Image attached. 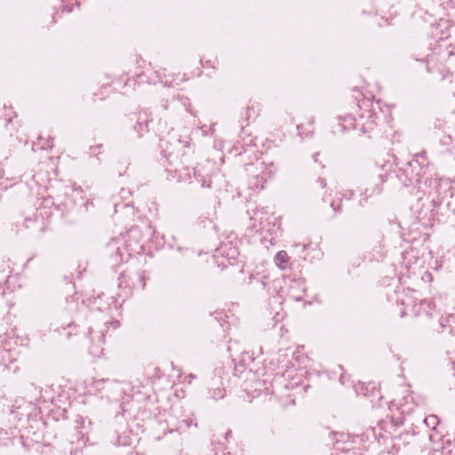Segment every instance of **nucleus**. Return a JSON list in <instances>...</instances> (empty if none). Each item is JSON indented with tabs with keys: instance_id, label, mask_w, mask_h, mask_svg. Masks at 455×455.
Masks as SVG:
<instances>
[{
	"instance_id": "1",
	"label": "nucleus",
	"mask_w": 455,
	"mask_h": 455,
	"mask_svg": "<svg viewBox=\"0 0 455 455\" xmlns=\"http://www.w3.org/2000/svg\"><path fill=\"white\" fill-rule=\"evenodd\" d=\"M156 237L151 222L143 220L132 227L124 235L113 238L107 245L108 255L116 264L125 261L133 254H140L151 249Z\"/></svg>"
},
{
	"instance_id": "2",
	"label": "nucleus",
	"mask_w": 455,
	"mask_h": 455,
	"mask_svg": "<svg viewBox=\"0 0 455 455\" xmlns=\"http://www.w3.org/2000/svg\"><path fill=\"white\" fill-rule=\"evenodd\" d=\"M113 309L118 310L117 301L113 296L102 293L94 299L92 308L86 314L89 322L87 333L92 343L89 351L93 356L102 355L105 333L108 331L109 328L112 327L115 330L120 326L118 321L109 320L108 312H111Z\"/></svg>"
},
{
	"instance_id": "3",
	"label": "nucleus",
	"mask_w": 455,
	"mask_h": 455,
	"mask_svg": "<svg viewBox=\"0 0 455 455\" xmlns=\"http://www.w3.org/2000/svg\"><path fill=\"white\" fill-rule=\"evenodd\" d=\"M455 57V24L448 27V35L442 38L433 52L427 55V67L428 72H439L445 77L454 66Z\"/></svg>"
},
{
	"instance_id": "4",
	"label": "nucleus",
	"mask_w": 455,
	"mask_h": 455,
	"mask_svg": "<svg viewBox=\"0 0 455 455\" xmlns=\"http://www.w3.org/2000/svg\"><path fill=\"white\" fill-rule=\"evenodd\" d=\"M379 111V102L365 97L359 100L355 109L358 131L364 134L374 132L378 125Z\"/></svg>"
},
{
	"instance_id": "5",
	"label": "nucleus",
	"mask_w": 455,
	"mask_h": 455,
	"mask_svg": "<svg viewBox=\"0 0 455 455\" xmlns=\"http://www.w3.org/2000/svg\"><path fill=\"white\" fill-rule=\"evenodd\" d=\"M276 168L273 163L266 164L264 162H259L248 164L246 172L249 175V183L252 189H263L267 181L275 175Z\"/></svg>"
},
{
	"instance_id": "6",
	"label": "nucleus",
	"mask_w": 455,
	"mask_h": 455,
	"mask_svg": "<svg viewBox=\"0 0 455 455\" xmlns=\"http://www.w3.org/2000/svg\"><path fill=\"white\" fill-rule=\"evenodd\" d=\"M425 175L421 167L412 165L411 161L403 164L397 171V178L405 187L419 183Z\"/></svg>"
},
{
	"instance_id": "7",
	"label": "nucleus",
	"mask_w": 455,
	"mask_h": 455,
	"mask_svg": "<svg viewBox=\"0 0 455 455\" xmlns=\"http://www.w3.org/2000/svg\"><path fill=\"white\" fill-rule=\"evenodd\" d=\"M146 277L144 272L125 270L118 277V287L131 291L134 289H144Z\"/></svg>"
},
{
	"instance_id": "8",
	"label": "nucleus",
	"mask_w": 455,
	"mask_h": 455,
	"mask_svg": "<svg viewBox=\"0 0 455 455\" xmlns=\"http://www.w3.org/2000/svg\"><path fill=\"white\" fill-rule=\"evenodd\" d=\"M407 310L415 316L426 315L432 317L435 314V305L428 300H420L419 303H414L413 305L407 304V307L401 310L400 315L403 317L408 315Z\"/></svg>"
},
{
	"instance_id": "9",
	"label": "nucleus",
	"mask_w": 455,
	"mask_h": 455,
	"mask_svg": "<svg viewBox=\"0 0 455 455\" xmlns=\"http://www.w3.org/2000/svg\"><path fill=\"white\" fill-rule=\"evenodd\" d=\"M271 218H273V216L268 212L261 209L255 212L253 216L251 217V220L259 222L260 230L270 232L272 230L269 221Z\"/></svg>"
},
{
	"instance_id": "10",
	"label": "nucleus",
	"mask_w": 455,
	"mask_h": 455,
	"mask_svg": "<svg viewBox=\"0 0 455 455\" xmlns=\"http://www.w3.org/2000/svg\"><path fill=\"white\" fill-rule=\"evenodd\" d=\"M143 76H148V80L147 82L151 84L161 83L166 86L172 85V80L167 79L165 75H163L160 70L154 72L152 70H148L147 73L140 75L139 79L140 82H144Z\"/></svg>"
},
{
	"instance_id": "11",
	"label": "nucleus",
	"mask_w": 455,
	"mask_h": 455,
	"mask_svg": "<svg viewBox=\"0 0 455 455\" xmlns=\"http://www.w3.org/2000/svg\"><path fill=\"white\" fill-rule=\"evenodd\" d=\"M306 289L303 282L294 280L291 282L288 290V297L295 301L301 300L305 296Z\"/></svg>"
},
{
	"instance_id": "12",
	"label": "nucleus",
	"mask_w": 455,
	"mask_h": 455,
	"mask_svg": "<svg viewBox=\"0 0 455 455\" xmlns=\"http://www.w3.org/2000/svg\"><path fill=\"white\" fill-rule=\"evenodd\" d=\"M337 120V125L339 127L340 132L358 130L357 116H355L354 115H347L344 116H339Z\"/></svg>"
},
{
	"instance_id": "13",
	"label": "nucleus",
	"mask_w": 455,
	"mask_h": 455,
	"mask_svg": "<svg viewBox=\"0 0 455 455\" xmlns=\"http://www.w3.org/2000/svg\"><path fill=\"white\" fill-rule=\"evenodd\" d=\"M167 172L171 174L172 179H176L178 181H187L191 179L192 170L189 168L167 170Z\"/></svg>"
},
{
	"instance_id": "14",
	"label": "nucleus",
	"mask_w": 455,
	"mask_h": 455,
	"mask_svg": "<svg viewBox=\"0 0 455 455\" xmlns=\"http://www.w3.org/2000/svg\"><path fill=\"white\" fill-rule=\"evenodd\" d=\"M19 352L16 350H11L7 347H4L2 351V363L5 368L12 369L10 364L16 362Z\"/></svg>"
},
{
	"instance_id": "15",
	"label": "nucleus",
	"mask_w": 455,
	"mask_h": 455,
	"mask_svg": "<svg viewBox=\"0 0 455 455\" xmlns=\"http://www.w3.org/2000/svg\"><path fill=\"white\" fill-rule=\"evenodd\" d=\"M412 165H416L421 167V171L427 173V170L428 168V159L427 156L426 151H421L414 155L413 159L411 160Z\"/></svg>"
},
{
	"instance_id": "16",
	"label": "nucleus",
	"mask_w": 455,
	"mask_h": 455,
	"mask_svg": "<svg viewBox=\"0 0 455 455\" xmlns=\"http://www.w3.org/2000/svg\"><path fill=\"white\" fill-rule=\"evenodd\" d=\"M387 175L386 174H379L378 180L375 183L374 187L371 188H366L365 194L366 196H372L374 195H379L382 191V185L386 181Z\"/></svg>"
},
{
	"instance_id": "17",
	"label": "nucleus",
	"mask_w": 455,
	"mask_h": 455,
	"mask_svg": "<svg viewBox=\"0 0 455 455\" xmlns=\"http://www.w3.org/2000/svg\"><path fill=\"white\" fill-rule=\"evenodd\" d=\"M53 146L52 140L48 137L46 139L43 138L42 136L37 138V140L33 143L32 149L34 151L36 150H46L52 148Z\"/></svg>"
},
{
	"instance_id": "18",
	"label": "nucleus",
	"mask_w": 455,
	"mask_h": 455,
	"mask_svg": "<svg viewBox=\"0 0 455 455\" xmlns=\"http://www.w3.org/2000/svg\"><path fill=\"white\" fill-rule=\"evenodd\" d=\"M27 228L38 229L39 231H44L45 229V225L44 220L41 218L40 220H31L27 219L25 221Z\"/></svg>"
},
{
	"instance_id": "19",
	"label": "nucleus",
	"mask_w": 455,
	"mask_h": 455,
	"mask_svg": "<svg viewBox=\"0 0 455 455\" xmlns=\"http://www.w3.org/2000/svg\"><path fill=\"white\" fill-rule=\"evenodd\" d=\"M275 265L280 267V268H284L285 267V264L288 262L289 260V257H288V254L285 251H278L275 256Z\"/></svg>"
},
{
	"instance_id": "20",
	"label": "nucleus",
	"mask_w": 455,
	"mask_h": 455,
	"mask_svg": "<svg viewBox=\"0 0 455 455\" xmlns=\"http://www.w3.org/2000/svg\"><path fill=\"white\" fill-rule=\"evenodd\" d=\"M440 325L443 328H448L451 333H455V315H451L443 321L440 322Z\"/></svg>"
},
{
	"instance_id": "21",
	"label": "nucleus",
	"mask_w": 455,
	"mask_h": 455,
	"mask_svg": "<svg viewBox=\"0 0 455 455\" xmlns=\"http://www.w3.org/2000/svg\"><path fill=\"white\" fill-rule=\"evenodd\" d=\"M424 423L428 428L435 430L439 424V419L437 416L432 414L425 418Z\"/></svg>"
},
{
	"instance_id": "22",
	"label": "nucleus",
	"mask_w": 455,
	"mask_h": 455,
	"mask_svg": "<svg viewBox=\"0 0 455 455\" xmlns=\"http://www.w3.org/2000/svg\"><path fill=\"white\" fill-rule=\"evenodd\" d=\"M211 394H212V397L214 399V400H219V399H221L225 396V389L221 387H218L216 388H212L211 389Z\"/></svg>"
},
{
	"instance_id": "23",
	"label": "nucleus",
	"mask_w": 455,
	"mask_h": 455,
	"mask_svg": "<svg viewBox=\"0 0 455 455\" xmlns=\"http://www.w3.org/2000/svg\"><path fill=\"white\" fill-rule=\"evenodd\" d=\"M220 251L222 254L227 253V256L231 259H235V257L238 255V251L235 247L231 249L230 252H227V244L225 243H221Z\"/></svg>"
},
{
	"instance_id": "24",
	"label": "nucleus",
	"mask_w": 455,
	"mask_h": 455,
	"mask_svg": "<svg viewBox=\"0 0 455 455\" xmlns=\"http://www.w3.org/2000/svg\"><path fill=\"white\" fill-rule=\"evenodd\" d=\"M62 4L60 8L63 12H71L75 4H78L76 0H60Z\"/></svg>"
},
{
	"instance_id": "25",
	"label": "nucleus",
	"mask_w": 455,
	"mask_h": 455,
	"mask_svg": "<svg viewBox=\"0 0 455 455\" xmlns=\"http://www.w3.org/2000/svg\"><path fill=\"white\" fill-rule=\"evenodd\" d=\"M440 451H443V455H455V444H443L440 447Z\"/></svg>"
},
{
	"instance_id": "26",
	"label": "nucleus",
	"mask_w": 455,
	"mask_h": 455,
	"mask_svg": "<svg viewBox=\"0 0 455 455\" xmlns=\"http://www.w3.org/2000/svg\"><path fill=\"white\" fill-rule=\"evenodd\" d=\"M371 387V390H374L375 389V387L374 386H371V384H369L368 386H365L363 383H358L355 386V392L358 394V395H366L367 394L364 392L368 390V387Z\"/></svg>"
},
{
	"instance_id": "27",
	"label": "nucleus",
	"mask_w": 455,
	"mask_h": 455,
	"mask_svg": "<svg viewBox=\"0 0 455 455\" xmlns=\"http://www.w3.org/2000/svg\"><path fill=\"white\" fill-rule=\"evenodd\" d=\"M191 426L196 427V423L189 419H183L179 423V430H185L187 428H189Z\"/></svg>"
},
{
	"instance_id": "28",
	"label": "nucleus",
	"mask_w": 455,
	"mask_h": 455,
	"mask_svg": "<svg viewBox=\"0 0 455 455\" xmlns=\"http://www.w3.org/2000/svg\"><path fill=\"white\" fill-rule=\"evenodd\" d=\"M331 206L333 209L334 212H338L341 207V201L340 200H333L331 203Z\"/></svg>"
},
{
	"instance_id": "29",
	"label": "nucleus",
	"mask_w": 455,
	"mask_h": 455,
	"mask_svg": "<svg viewBox=\"0 0 455 455\" xmlns=\"http://www.w3.org/2000/svg\"><path fill=\"white\" fill-rule=\"evenodd\" d=\"M259 282L262 285L263 288H266L268 284V275H263L260 279H259Z\"/></svg>"
},
{
	"instance_id": "30",
	"label": "nucleus",
	"mask_w": 455,
	"mask_h": 455,
	"mask_svg": "<svg viewBox=\"0 0 455 455\" xmlns=\"http://www.w3.org/2000/svg\"><path fill=\"white\" fill-rule=\"evenodd\" d=\"M211 182H212V181H211V179H210V178H208V179H203V180H201V186H202L203 188H211Z\"/></svg>"
},
{
	"instance_id": "31",
	"label": "nucleus",
	"mask_w": 455,
	"mask_h": 455,
	"mask_svg": "<svg viewBox=\"0 0 455 455\" xmlns=\"http://www.w3.org/2000/svg\"><path fill=\"white\" fill-rule=\"evenodd\" d=\"M135 129L140 132H143L147 129V124H144V123H138L137 125L135 126Z\"/></svg>"
},
{
	"instance_id": "32",
	"label": "nucleus",
	"mask_w": 455,
	"mask_h": 455,
	"mask_svg": "<svg viewBox=\"0 0 455 455\" xmlns=\"http://www.w3.org/2000/svg\"><path fill=\"white\" fill-rule=\"evenodd\" d=\"M453 139L455 140V133L454 134L448 133L447 136H445L444 139L442 140V142L443 144H448L446 140H452Z\"/></svg>"
},
{
	"instance_id": "33",
	"label": "nucleus",
	"mask_w": 455,
	"mask_h": 455,
	"mask_svg": "<svg viewBox=\"0 0 455 455\" xmlns=\"http://www.w3.org/2000/svg\"><path fill=\"white\" fill-rule=\"evenodd\" d=\"M443 451H440V448L434 449L429 451L428 455H443Z\"/></svg>"
},
{
	"instance_id": "34",
	"label": "nucleus",
	"mask_w": 455,
	"mask_h": 455,
	"mask_svg": "<svg viewBox=\"0 0 455 455\" xmlns=\"http://www.w3.org/2000/svg\"><path fill=\"white\" fill-rule=\"evenodd\" d=\"M317 183L322 188H324L326 187V182L324 179H318Z\"/></svg>"
},
{
	"instance_id": "35",
	"label": "nucleus",
	"mask_w": 455,
	"mask_h": 455,
	"mask_svg": "<svg viewBox=\"0 0 455 455\" xmlns=\"http://www.w3.org/2000/svg\"><path fill=\"white\" fill-rule=\"evenodd\" d=\"M185 379H188V383H191V381H192L194 379H196V376H195L194 374L190 373V374L187 375V376L185 377Z\"/></svg>"
},
{
	"instance_id": "36",
	"label": "nucleus",
	"mask_w": 455,
	"mask_h": 455,
	"mask_svg": "<svg viewBox=\"0 0 455 455\" xmlns=\"http://www.w3.org/2000/svg\"><path fill=\"white\" fill-rule=\"evenodd\" d=\"M283 317V315H281L280 313H276L275 316L274 317V320L275 323L279 322L280 320H282Z\"/></svg>"
},
{
	"instance_id": "37",
	"label": "nucleus",
	"mask_w": 455,
	"mask_h": 455,
	"mask_svg": "<svg viewBox=\"0 0 455 455\" xmlns=\"http://www.w3.org/2000/svg\"><path fill=\"white\" fill-rule=\"evenodd\" d=\"M231 435H232L231 430H228V432H226L225 439L228 440Z\"/></svg>"
},
{
	"instance_id": "38",
	"label": "nucleus",
	"mask_w": 455,
	"mask_h": 455,
	"mask_svg": "<svg viewBox=\"0 0 455 455\" xmlns=\"http://www.w3.org/2000/svg\"><path fill=\"white\" fill-rule=\"evenodd\" d=\"M345 379H346V378H345V376H344V375H342V376L340 377V379H339V380H340L341 384H343V385L345 384Z\"/></svg>"
},
{
	"instance_id": "39",
	"label": "nucleus",
	"mask_w": 455,
	"mask_h": 455,
	"mask_svg": "<svg viewBox=\"0 0 455 455\" xmlns=\"http://www.w3.org/2000/svg\"><path fill=\"white\" fill-rule=\"evenodd\" d=\"M391 156V158L393 159L394 164H397V163H396L397 158H396L394 155H392V156Z\"/></svg>"
},
{
	"instance_id": "40",
	"label": "nucleus",
	"mask_w": 455,
	"mask_h": 455,
	"mask_svg": "<svg viewBox=\"0 0 455 455\" xmlns=\"http://www.w3.org/2000/svg\"><path fill=\"white\" fill-rule=\"evenodd\" d=\"M307 244L302 243V250L305 251L307 249Z\"/></svg>"
},
{
	"instance_id": "41",
	"label": "nucleus",
	"mask_w": 455,
	"mask_h": 455,
	"mask_svg": "<svg viewBox=\"0 0 455 455\" xmlns=\"http://www.w3.org/2000/svg\"><path fill=\"white\" fill-rule=\"evenodd\" d=\"M18 370H19V367L15 366V367L12 369V371H13V372H16Z\"/></svg>"
},
{
	"instance_id": "42",
	"label": "nucleus",
	"mask_w": 455,
	"mask_h": 455,
	"mask_svg": "<svg viewBox=\"0 0 455 455\" xmlns=\"http://www.w3.org/2000/svg\"><path fill=\"white\" fill-rule=\"evenodd\" d=\"M103 382H104V379H100V380H98V381L96 382V384H97V385H99V384L103 383Z\"/></svg>"
},
{
	"instance_id": "43",
	"label": "nucleus",
	"mask_w": 455,
	"mask_h": 455,
	"mask_svg": "<svg viewBox=\"0 0 455 455\" xmlns=\"http://www.w3.org/2000/svg\"><path fill=\"white\" fill-rule=\"evenodd\" d=\"M318 156V154H315L313 156V158H314V161L316 162V156Z\"/></svg>"
},
{
	"instance_id": "44",
	"label": "nucleus",
	"mask_w": 455,
	"mask_h": 455,
	"mask_svg": "<svg viewBox=\"0 0 455 455\" xmlns=\"http://www.w3.org/2000/svg\"><path fill=\"white\" fill-rule=\"evenodd\" d=\"M453 368H454V371H455V361L453 362Z\"/></svg>"
},
{
	"instance_id": "45",
	"label": "nucleus",
	"mask_w": 455,
	"mask_h": 455,
	"mask_svg": "<svg viewBox=\"0 0 455 455\" xmlns=\"http://www.w3.org/2000/svg\"><path fill=\"white\" fill-rule=\"evenodd\" d=\"M2 184H3V183H2V182H0V185H2Z\"/></svg>"
}]
</instances>
